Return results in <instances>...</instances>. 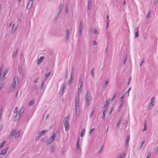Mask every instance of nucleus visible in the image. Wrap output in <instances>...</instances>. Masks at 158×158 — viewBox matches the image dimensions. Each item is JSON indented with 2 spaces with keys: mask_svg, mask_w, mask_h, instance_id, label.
Here are the masks:
<instances>
[{
  "mask_svg": "<svg viewBox=\"0 0 158 158\" xmlns=\"http://www.w3.org/2000/svg\"><path fill=\"white\" fill-rule=\"evenodd\" d=\"M15 83H12L11 85V86L12 88H13V89H15Z\"/></svg>",
  "mask_w": 158,
  "mask_h": 158,
  "instance_id": "50",
  "label": "nucleus"
},
{
  "mask_svg": "<svg viewBox=\"0 0 158 158\" xmlns=\"http://www.w3.org/2000/svg\"><path fill=\"white\" fill-rule=\"evenodd\" d=\"M93 32L95 34H97L98 33V31L95 29H94Z\"/></svg>",
  "mask_w": 158,
  "mask_h": 158,
  "instance_id": "39",
  "label": "nucleus"
},
{
  "mask_svg": "<svg viewBox=\"0 0 158 158\" xmlns=\"http://www.w3.org/2000/svg\"><path fill=\"white\" fill-rule=\"evenodd\" d=\"M126 92H125L122 95L121 97V99H123L124 97L125 96V94Z\"/></svg>",
  "mask_w": 158,
  "mask_h": 158,
  "instance_id": "61",
  "label": "nucleus"
},
{
  "mask_svg": "<svg viewBox=\"0 0 158 158\" xmlns=\"http://www.w3.org/2000/svg\"><path fill=\"white\" fill-rule=\"evenodd\" d=\"M106 110H105L103 111L102 116V120L104 119L105 118V113H106Z\"/></svg>",
  "mask_w": 158,
  "mask_h": 158,
  "instance_id": "23",
  "label": "nucleus"
},
{
  "mask_svg": "<svg viewBox=\"0 0 158 158\" xmlns=\"http://www.w3.org/2000/svg\"><path fill=\"white\" fill-rule=\"evenodd\" d=\"M91 96L90 93L88 91L87 92V94L86 96V100L88 101H91Z\"/></svg>",
  "mask_w": 158,
  "mask_h": 158,
  "instance_id": "5",
  "label": "nucleus"
},
{
  "mask_svg": "<svg viewBox=\"0 0 158 158\" xmlns=\"http://www.w3.org/2000/svg\"><path fill=\"white\" fill-rule=\"evenodd\" d=\"M24 110V107H22L20 110L19 113L15 117L14 121H18L22 116Z\"/></svg>",
  "mask_w": 158,
  "mask_h": 158,
  "instance_id": "1",
  "label": "nucleus"
},
{
  "mask_svg": "<svg viewBox=\"0 0 158 158\" xmlns=\"http://www.w3.org/2000/svg\"><path fill=\"white\" fill-rule=\"evenodd\" d=\"M108 79H107L106 80V82L104 85L103 87L104 88L106 87L107 86V84L108 83Z\"/></svg>",
  "mask_w": 158,
  "mask_h": 158,
  "instance_id": "31",
  "label": "nucleus"
},
{
  "mask_svg": "<svg viewBox=\"0 0 158 158\" xmlns=\"http://www.w3.org/2000/svg\"><path fill=\"white\" fill-rule=\"evenodd\" d=\"M33 1H31V0L29 1L27 6V9H29L31 7L33 4Z\"/></svg>",
  "mask_w": 158,
  "mask_h": 158,
  "instance_id": "13",
  "label": "nucleus"
},
{
  "mask_svg": "<svg viewBox=\"0 0 158 158\" xmlns=\"http://www.w3.org/2000/svg\"><path fill=\"white\" fill-rule=\"evenodd\" d=\"M44 57L43 56L40 57L37 60V64H41L43 61Z\"/></svg>",
  "mask_w": 158,
  "mask_h": 158,
  "instance_id": "8",
  "label": "nucleus"
},
{
  "mask_svg": "<svg viewBox=\"0 0 158 158\" xmlns=\"http://www.w3.org/2000/svg\"><path fill=\"white\" fill-rule=\"evenodd\" d=\"M109 16L108 15H107L106 16V19H107V26H106V28H107L108 27V26L109 25Z\"/></svg>",
  "mask_w": 158,
  "mask_h": 158,
  "instance_id": "24",
  "label": "nucleus"
},
{
  "mask_svg": "<svg viewBox=\"0 0 158 158\" xmlns=\"http://www.w3.org/2000/svg\"><path fill=\"white\" fill-rule=\"evenodd\" d=\"M64 126L65 131H67L69 130V123L68 121H65L64 122Z\"/></svg>",
  "mask_w": 158,
  "mask_h": 158,
  "instance_id": "4",
  "label": "nucleus"
},
{
  "mask_svg": "<svg viewBox=\"0 0 158 158\" xmlns=\"http://www.w3.org/2000/svg\"><path fill=\"white\" fill-rule=\"evenodd\" d=\"M83 27H82V23L81 21L80 22L79 24V35H81V32L82 31Z\"/></svg>",
  "mask_w": 158,
  "mask_h": 158,
  "instance_id": "6",
  "label": "nucleus"
},
{
  "mask_svg": "<svg viewBox=\"0 0 158 158\" xmlns=\"http://www.w3.org/2000/svg\"><path fill=\"white\" fill-rule=\"evenodd\" d=\"M8 70H6L5 71L3 74V77H4V76H5L6 75V74L8 73Z\"/></svg>",
  "mask_w": 158,
  "mask_h": 158,
  "instance_id": "55",
  "label": "nucleus"
},
{
  "mask_svg": "<svg viewBox=\"0 0 158 158\" xmlns=\"http://www.w3.org/2000/svg\"><path fill=\"white\" fill-rule=\"evenodd\" d=\"M4 84H1L0 85V90L2 89L3 87Z\"/></svg>",
  "mask_w": 158,
  "mask_h": 158,
  "instance_id": "63",
  "label": "nucleus"
},
{
  "mask_svg": "<svg viewBox=\"0 0 158 158\" xmlns=\"http://www.w3.org/2000/svg\"><path fill=\"white\" fill-rule=\"evenodd\" d=\"M144 142H145V141L144 140L141 143V145H140V146L139 147V148H142L143 144L144 143Z\"/></svg>",
  "mask_w": 158,
  "mask_h": 158,
  "instance_id": "56",
  "label": "nucleus"
},
{
  "mask_svg": "<svg viewBox=\"0 0 158 158\" xmlns=\"http://www.w3.org/2000/svg\"><path fill=\"white\" fill-rule=\"evenodd\" d=\"M129 139H130V136H127L126 137V141L125 142V144L126 145H127L128 144V143L129 140Z\"/></svg>",
  "mask_w": 158,
  "mask_h": 158,
  "instance_id": "28",
  "label": "nucleus"
},
{
  "mask_svg": "<svg viewBox=\"0 0 158 158\" xmlns=\"http://www.w3.org/2000/svg\"><path fill=\"white\" fill-rule=\"evenodd\" d=\"M39 77L36 78L34 81V82L35 83H37L38 82L39 80Z\"/></svg>",
  "mask_w": 158,
  "mask_h": 158,
  "instance_id": "62",
  "label": "nucleus"
},
{
  "mask_svg": "<svg viewBox=\"0 0 158 158\" xmlns=\"http://www.w3.org/2000/svg\"><path fill=\"white\" fill-rule=\"evenodd\" d=\"M151 16V11L150 10H148V13L147 14V18H149Z\"/></svg>",
  "mask_w": 158,
  "mask_h": 158,
  "instance_id": "36",
  "label": "nucleus"
},
{
  "mask_svg": "<svg viewBox=\"0 0 158 158\" xmlns=\"http://www.w3.org/2000/svg\"><path fill=\"white\" fill-rule=\"evenodd\" d=\"M117 95V93H115L113 97L111 99V101L112 102H113V100L116 98V96Z\"/></svg>",
  "mask_w": 158,
  "mask_h": 158,
  "instance_id": "30",
  "label": "nucleus"
},
{
  "mask_svg": "<svg viewBox=\"0 0 158 158\" xmlns=\"http://www.w3.org/2000/svg\"><path fill=\"white\" fill-rule=\"evenodd\" d=\"M154 100L155 98L154 97H153L150 100V103L152 102L153 103H154V104H155V102Z\"/></svg>",
  "mask_w": 158,
  "mask_h": 158,
  "instance_id": "41",
  "label": "nucleus"
},
{
  "mask_svg": "<svg viewBox=\"0 0 158 158\" xmlns=\"http://www.w3.org/2000/svg\"><path fill=\"white\" fill-rule=\"evenodd\" d=\"M158 3V0H155L153 2V4L156 5Z\"/></svg>",
  "mask_w": 158,
  "mask_h": 158,
  "instance_id": "54",
  "label": "nucleus"
},
{
  "mask_svg": "<svg viewBox=\"0 0 158 158\" xmlns=\"http://www.w3.org/2000/svg\"><path fill=\"white\" fill-rule=\"evenodd\" d=\"M65 12L66 13H68L69 10V4L68 3H66L65 5Z\"/></svg>",
  "mask_w": 158,
  "mask_h": 158,
  "instance_id": "20",
  "label": "nucleus"
},
{
  "mask_svg": "<svg viewBox=\"0 0 158 158\" xmlns=\"http://www.w3.org/2000/svg\"><path fill=\"white\" fill-rule=\"evenodd\" d=\"M17 26H15V24H14L12 27V33H14L15 30L17 29Z\"/></svg>",
  "mask_w": 158,
  "mask_h": 158,
  "instance_id": "14",
  "label": "nucleus"
},
{
  "mask_svg": "<svg viewBox=\"0 0 158 158\" xmlns=\"http://www.w3.org/2000/svg\"><path fill=\"white\" fill-rule=\"evenodd\" d=\"M75 107L76 109L79 108V97L77 96H76L75 97Z\"/></svg>",
  "mask_w": 158,
  "mask_h": 158,
  "instance_id": "3",
  "label": "nucleus"
},
{
  "mask_svg": "<svg viewBox=\"0 0 158 158\" xmlns=\"http://www.w3.org/2000/svg\"><path fill=\"white\" fill-rule=\"evenodd\" d=\"M85 132V130L84 129L83 130L81 133V137H82L84 135Z\"/></svg>",
  "mask_w": 158,
  "mask_h": 158,
  "instance_id": "33",
  "label": "nucleus"
},
{
  "mask_svg": "<svg viewBox=\"0 0 158 158\" xmlns=\"http://www.w3.org/2000/svg\"><path fill=\"white\" fill-rule=\"evenodd\" d=\"M110 104L108 103V102L107 101H106L105 105H104L103 106V108L105 109V110H106L108 107V105H109Z\"/></svg>",
  "mask_w": 158,
  "mask_h": 158,
  "instance_id": "21",
  "label": "nucleus"
},
{
  "mask_svg": "<svg viewBox=\"0 0 158 158\" xmlns=\"http://www.w3.org/2000/svg\"><path fill=\"white\" fill-rule=\"evenodd\" d=\"M22 69H23L22 67L19 66V69H18L19 72L20 73H21L22 72Z\"/></svg>",
  "mask_w": 158,
  "mask_h": 158,
  "instance_id": "40",
  "label": "nucleus"
},
{
  "mask_svg": "<svg viewBox=\"0 0 158 158\" xmlns=\"http://www.w3.org/2000/svg\"><path fill=\"white\" fill-rule=\"evenodd\" d=\"M151 154H152L151 152H150L148 153L147 156H148L149 157H150V158Z\"/></svg>",
  "mask_w": 158,
  "mask_h": 158,
  "instance_id": "60",
  "label": "nucleus"
},
{
  "mask_svg": "<svg viewBox=\"0 0 158 158\" xmlns=\"http://www.w3.org/2000/svg\"><path fill=\"white\" fill-rule=\"evenodd\" d=\"M47 137H45L42 139V141L44 142H46L47 140Z\"/></svg>",
  "mask_w": 158,
  "mask_h": 158,
  "instance_id": "43",
  "label": "nucleus"
},
{
  "mask_svg": "<svg viewBox=\"0 0 158 158\" xmlns=\"http://www.w3.org/2000/svg\"><path fill=\"white\" fill-rule=\"evenodd\" d=\"M5 142V141H4L0 144V149H1L3 147Z\"/></svg>",
  "mask_w": 158,
  "mask_h": 158,
  "instance_id": "42",
  "label": "nucleus"
},
{
  "mask_svg": "<svg viewBox=\"0 0 158 158\" xmlns=\"http://www.w3.org/2000/svg\"><path fill=\"white\" fill-rule=\"evenodd\" d=\"M45 80H43L41 83L40 86V89H41L43 88L44 84L45 83Z\"/></svg>",
  "mask_w": 158,
  "mask_h": 158,
  "instance_id": "19",
  "label": "nucleus"
},
{
  "mask_svg": "<svg viewBox=\"0 0 158 158\" xmlns=\"http://www.w3.org/2000/svg\"><path fill=\"white\" fill-rule=\"evenodd\" d=\"M18 77L17 76L15 77L14 78V81L13 83H15L16 84V81H18Z\"/></svg>",
  "mask_w": 158,
  "mask_h": 158,
  "instance_id": "32",
  "label": "nucleus"
},
{
  "mask_svg": "<svg viewBox=\"0 0 158 158\" xmlns=\"http://www.w3.org/2000/svg\"><path fill=\"white\" fill-rule=\"evenodd\" d=\"M63 8V6L61 4L59 7V9L60 10V12L62 10Z\"/></svg>",
  "mask_w": 158,
  "mask_h": 158,
  "instance_id": "58",
  "label": "nucleus"
},
{
  "mask_svg": "<svg viewBox=\"0 0 158 158\" xmlns=\"http://www.w3.org/2000/svg\"><path fill=\"white\" fill-rule=\"evenodd\" d=\"M56 135V133H54L50 137L47 142V143L48 144H50L52 142Z\"/></svg>",
  "mask_w": 158,
  "mask_h": 158,
  "instance_id": "2",
  "label": "nucleus"
},
{
  "mask_svg": "<svg viewBox=\"0 0 158 158\" xmlns=\"http://www.w3.org/2000/svg\"><path fill=\"white\" fill-rule=\"evenodd\" d=\"M66 87V85L65 84V83H64V84L63 85V86L62 88V89H63V90H64L65 88Z\"/></svg>",
  "mask_w": 158,
  "mask_h": 158,
  "instance_id": "59",
  "label": "nucleus"
},
{
  "mask_svg": "<svg viewBox=\"0 0 158 158\" xmlns=\"http://www.w3.org/2000/svg\"><path fill=\"white\" fill-rule=\"evenodd\" d=\"M155 104L154 103H153L152 102L150 103L148 106L147 109L148 110L150 109L151 108L153 107L154 106Z\"/></svg>",
  "mask_w": 158,
  "mask_h": 158,
  "instance_id": "12",
  "label": "nucleus"
},
{
  "mask_svg": "<svg viewBox=\"0 0 158 158\" xmlns=\"http://www.w3.org/2000/svg\"><path fill=\"white\" fill-rule=\"evenodd\" d=\"M123 104L121 103L120 104V105L119 107V108H118V109H119V111H120V110H121Z\"/></svg>",
  "mask_w": 158,
  "mask_h": 158,
  "instance_id": "52",
  "label": "nucleus"
},
{
  "mask_svg": "<svg viewBox=\"0 0 158 158\" xmlns=\"http://www.w3.org/2000/svg\"><path fill=\"white\" fill-rule=\"evenodd\" d=\"M80 83H81V86H82V84L83 83V78L82 77L80 76Z\"/></svg>",
  "mask_w": 158,
  "mask_h": 158,
  "instance_id": "25",
  "label": "nucleus"
},
{
  "mask_svg": "<svg viewBox=\"0 0 158 158\" xmlns=\"http://www.w3.org/2000/svg\"><path fill=\"white\" fill-rule=\"evenodd\" d=\"M69 118V117L68 116H66L64 118V121H68V120Z\"/></svg>",
  "mask_w": 158,
  "mask_h": 158,
  "instance_id": "51",
  "label": "nucleus"
},
{
  "mask_svg": "<svg viewBox=\"0 0 158 158\" xmlns=\"http://www.w3.org/2000/svg\"><path fill=\"white\" fill-rule=\"evenodd\" d=\"M86 104H87L88 106H89V104H90V103H91L90 101H88L87 100H86Z\"/></svg>",
  "mask_w": 158,
  "mask_h": 158,
  "instance_id": "49",
  "label": "nucleus"
},
{
  "mask_svg": "<svg viewBox=\"0 0 158 158\" xmlns=\"http://www.w3.org/2000/svg\"><path fill=\"white\" fill-rule=\"evenodd\" d=\"M79 139H78L77 142V148L76 149L77 150H79Z\"/></svg>",
  "mask_w": 158,
  "mask_h": 158,
  "instance_id": "27",
  "label": "nucleus"
},
{
  "mask_svg": "<svg viewBox=\"0 0 158 158\" xmlns=\"http://www.w3.org/2000/svg\"><path fill=\"white\" fill-rule=\"evenodd\" d=\"M125 156V153H123L120 156H118L117 158H124Z\"/></svg>",
  "mask_w": 158,
  "mask_h": 158,
  "instance_id": "35",
  "label": "nucleus"
},
{
  "mask_svg": "<svg viewBox=\"0 0 158 158\" xmlns=\"http://www.w3.org/2000/svg\"><path fill=\"white\" fill-rule=\"evenodd\" d=\"M76 114L77 115V117H79V113L80 111V109L79 108H77L76 109Z\"/></svg>",
  "mask_w": 158,
  "mask_h": 158,
  "instance_id": "26",
  "label": "nucleus"
},
{
  "mask_svg": "<svg viewBox=\"0 0 158 158\" xmlns=\"http://www.w3.org/2000/svg\"><path fill=\"white\" fill-rule=\"evenodd\" d=\"M34 103V101L33 100H31L29 103L30 106H32L33 105Z\"/></svg>",
  "mask_w": 158,
  "mask_h": 158,
  "instance_id": "44",
  "label": "nucleus"
},
{
  "mask_svg": "<svg viewBox=\"0 0 158 158\" xmlns=\"http://www.w3.org/2000/svg\"><path fill=\"white\" fill-rule=\"evenodd\" d=\"M8 147H7L6 148L3 150L0 153V155H5L7 152Z\"/></svg>",
  "mask_w": 158,
  "mask_h": 158,
  "instance_id": "11",
  "label": "nucleus"
},
{
  "mask_svg": "<svg viewBox=\"0 0 158 158\" xmlns=\"http://www.w3.org/2000/svg\"><path fill=\"white\" fill-rule=\"evenodd\" d=\"M95 130V128H93L92 129H91L89 131V134H91Z\"/></svg>",
  "mask_w": 158,
  "mask_h": 158,
  "instance_id": "46",
  "label": "nucleus"
},
{
  "mask_svg": "<svg viewBox=\"0 0 158 158\" xmlns=\"http://www.w3.org/2000/svg\"><path fill=\"white\" fill-rule=\"evenodd\" d=\"M3 68V66H1L0 67V74L1 75L2 70Z\"/></svg>",
  "mask_w": 158,
  "mask_h": 158,
  "instance_id": "48",
  "label": "nucleus"
},
{
  "mask_svg": "<svg viewBox=\"0 0 158 158\" xmlns=\"http://www.w3.org/2000/svg\"><path fill=\"white\" fill-rule=\"evenodd\" d=\"M47 130L45 129L41 131L40 133H39V135H43L46 133L48 131Z\"/></svg>",
  "mask_w": 158,
  "mask_h": 158,
  "instance_id": "10",
  "label": "nucleus"
},
{
  "mask_svg": "<svg viewBox=\"0 0 158 158\" xmlns=\"http://www.w3.org/2000/svg\"><path fill=\"white\" fill-rule=\"evenodd\" d=\"M73 77L71 76L69 80L68 83V85H69L72 84L73 82L72 80H73Z\"/></svg>",
  "mask_w": 158,
  "mask_h": 158,
  "instance_id": "17",
  "label": "nucleus"
},
{
  "mask_svg": "<svg viewBox=\"0 0 158 158\" xmlns=\"http://www.w3.org/2000/svg\"><path fill=\"white\" fill-rule=\"evenodd\" d=\"M37 85H35L34 86L33 88V89L34 90H36L37 89Z\"/></svg>",
  "mask_w": 158,
  "mask_h": 158,
  "instance_id": "64",
  "label": "nucleus"
},
{
  "mask_svg": "<svg viewBox=\"0 0 158 158\" xmlns=\"http://www.w3.org/2000/svg\"><path fill=\"white\" fill-rule=\"evenodd\" d=\"M38 135H38V136H37V137H36V138H35V141H37L40 138V137H41V135H39V134H38Z\"/></svg>",
  "mask_w": 158,
  "mask_h": 158,
  "instance_id": "45",
  "label": "nucleus"
},
{
  "mask_svg": "<svg viewBox=\"0 0 158 158\" xmlns=\"http://www.w3.org/2000/svg\"><path fill=\"white\" fill-rule=\"evenodd\" d=\"M94 68L91 71V74L92 76L94 78H95V76L94 75Z\"/></svg>",
  "mask_w": 158,
  "mask_h": 158,
  "instance_id": "34",
  "label": "nucleus"
},
{
  "mask_svg": "<svg viewBox=\"0 0 158 158\" xmlns=\"http://www.w3.org/2000/svg\"><path fill=\"white\" fill-rule=\"evenodd\" d=\"M21 132V130H19L16 133L15 136V138L16 139H18L19 138V135L20 134V133Z\"/></svg>",
  "mask_w": 158,
  "mask_h": 158,
  "instance_id": "16",
  "label": "nucleus"
},
{
  "mask_svg": "<svg viewBox=\"0 0 158 158\" xmlns=\"http://www.w3.org/2000/svg\"><path fill=\"white\" fill-rule=\"evenodd\" d=\"M70 31L69 30V29H67L66 30V37H65V40L66 41V42H67L68 39L69 38V35H70Z\"/></svg>",
  "mask_w": 158,
  "mask_h": 158,
  "instance_id": "7",
  "label": "nucleus"
},
{
  "mask_svg": "<svg viewBox=\"0 0 158 158\" xmlns=\"http://www.w3.org/2000/svg\"><path fill=\"white\" fill-rule=\"evenodd\" d=\"M136 32L135 33V38L138 37L139 33V27H138L136 28Z\"/></svg>",
  "mask_w": 158,
  "mask_h": 158,
  "instance_id": "9",
  "label": "nucleus"
},
{
  "mask_svg": "<svg viewBox=\"0 0 158 158\" xmlns=\"http://www.w3.org/2000/svg\"><path fill=\"white\" fill-rule=\"evenodd\" d=\"M103 149V146H102L100 148V150H99V151L98 152L99 154H100L101 153V152L102 151Z\"/></svg>",
  "mask_w": 158,
  "mask_h": 158,
  "instance_id": "53",
  "label": "nucleus"
},
{
  "mask_svg": "<svg viewBox=\"0 0 158 158\" xmlns=\"http://www.w3.org/2000/svg\"><path fill=\"white\" fill-rule=\"evenodd\" d=\"M114 107H112L111 108L109 112V115H110L111 114V113H112V111H113V110H114Z\"/></svg>",
  "mask_w": 158,
  "mask_h": 158,
  "instance_id": "37",
  "label": "nucleus"
},
{
  "mask_svg": "<svg viewBox=\"0 0 158 158\" xmlns=\"http://www.w3.org/2000/svg\"><path fill=\"white\" fill-rule=\"evenodd\" d=\"M131 90V87H130L128 89V90L127 91V92H126V93H125L126 94H127V93L128 94V96H129V92H130V91Z\"/></svg>",
  "mask_w": 158,
  "mask_h": 158,
  "instance_id": "57",
  "label": "nucleus"
},
{
  "mask_svg": "<svg viewBox=\"0 0 158 158\" xmlns=\"http://www.w3.org/2000/svg\"><path fill=\"white\" fill-rule=\"evenodd\" d=\"M147 121L145 120L144 122V128L143 130V131H145L147 129Z\"/></svg>",
  "mask_w": 158,
  "mask_h": 158,
  "instance_id": "18",
  "label": "nucleus"
},
{
  "mask_svg": "<svg viewBox=\"0 0 158 158\" xmlns=\"http://www.w3.org/2000/svg\"><path fill=\"white\" fill-rule=\"evenodd\" d=\"M16 132V130H13L10 134V137L12 138V137L14 136V135H15Z\"/></svg>",
  "mask_w": 158,
  "mask_h": 158,
  "instance_id": "15",
  "label": "nucleus"
},
{
  "mask_svg": "<svg viewBox=\"0 0 158 158\" xmlns=\"http://www.w3.org/2000/svg\"><path fill=\"white\" fill-rule=\"evenodd\" d=\"M123 120V119L122 118H121L120 120L118 122L117 124V127H118L119 126V124H120L121 122H122Z\"/></svg>",
  "mask_w": 158,
  "mask_h": 158,
  "instance_id": "38",
  "label": "nucleus"
},
{
  "mask_svg": "<svg viewBox=\"0 0 158 158\" xmlns=\"http://www.w3.org/2000/svg\"><path fill=\"white\" fill-rule=\"evenodd\" d=\"M127 56H125V58L123 60V64H125L126 63V61H127Z\"/></svg>",
  "mask_w": 158,
  "mask_h": 158,
  "instance_id": "47",
  "label": "nucleus"
},
{
  "mask_svg": "<svg viewBox=\"0 0 158 158\" xmlns=\"http://www.w3.org/2000/svg\"><path fill=\"white\" fill-rule=\"evenodd\" d=\"M17 52H18V49H17L16 50V51H15L14 52V54H13V55H12L13 57L15 58L17 54Z\"/></svg>",
  "mask_w": 158,
  "mask_h": 158,
  "instance_id": "29",
  "label": "nucleus"
},
{
  "mask_svg": "<svg viewBox=\"0 0 158 158\" xmlns=\"http://www.w3.org/2000/svg\"><path fill=\"white\" fill-rule=\"evenodd\" d=\"M51 72H49L48 73H47L45 76V80H47L48 77L51 74Z\"/></svg>",
  "mask_w": 158,
  "mask_h": 158,
  "instance_id": "22",
  "label": "nucleus"
}]
</instances>
